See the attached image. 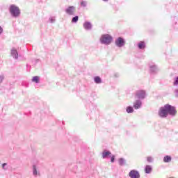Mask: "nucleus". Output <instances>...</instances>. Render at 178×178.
Instances as JSON below:
<instances>
[{
  "label": "nucleus",
  "mask_w": 178,
  "mask_h": 178,
  "mask_svg": "<svg viewBox=\"0 0 178 178\" xmlns=\"http://www.w3.org/2000/svg\"><path fill=\"white\" fill-rule=\"evenodd\" d=\"M177 113V111H176V107L170 104H165L161 107L158 112L159 116L163 119L168 118V115H170V116H176Z\"/></svg>",
  "instance_id": "1"
},
{
  "label": "nucleus",
  "mask_w": 178,
  "mask_h": 178,
  "mask_svg": "<svg viewBox=\"0 0 178 178\" xmlns=\"http://www.w3.org/2000/svg\"><path fill=\"white\" fill-rule=\"evenodd\" d=\"M9 12L13 17H19L20 16V9L15 4L10 6Z\"/></svg>",
  "instance_id": "2"
},
{
  "label": "nucleus",
  "mask_w": 178,
  "mask_h": 178,
  "mask_svg": "<svg viewBox=\"0 0 178 178\" xmlns=\"http://www.w3.org/2000/svg\"><path fill=\"white\" fill-rule=\"evenodd\" d=\"M113 38L109 34L102 35L100 38L101 44H104V45H110L112 42Z\"/></svg>",
  "instance_id": "3"
},
{
  "label": "nucleus",
  "mask_w": 178,
  "mask_h": 178,
  "mask_svg": "<svg viewBox=\"0 0 178 178\" xmlns=\"http://www.w3.org/2000/svg\"><path fill=\"white\" fill-rule=\"evenodd\" d=\"M147 98V92L145 90H137L135 93V99H139L140 101H143V99H145Z\"/></svg>",
  "instance_id": "4"
},
{
  "label": "nucleus",
  "mask_w": 178,
  "mask_h": 178,
  "mask_svg": "<svg viewBox=\"0 0 178 178\" xmlns=\"http://www.w3.org/2000/svg\"><path fill=\"white\" fill-rule=\"evenodd\" d=\"M115 45L118 48H123L126 45V40L122 37H119L115 40Z\"/></svg>",
  "instance_id": "5"
},
{
  "label": "nucleus",
  "mask_w": 178,
  "mask_h": 178,
  "mask_svg": "<svg viewBox=\"0 0 178 178\" xmlns=\"http://www.w3.org/2000/svg\"><path fill=\"white\" fill-rule=\"evenodd\" d=\"M149 70L152 74H156V73L159 72V68L157 65L154 63H151L149 64Z\"/></svg>",
  "instance_id": "6"
},
{
  "label": "nucleus",
  "mask_w": 178,
  "mask_h": 178,
  "mask_svg": "<svg viewBox=\"0 0 178 178\" xmlns=\"http://www.w3.org/2000/svg\"><path fill=\"white\" fill-rule=\"evenodd\" d=\"M65 12L68 16H74V13H76V7L70 6L65 8Z\"/></svg>",
  "instance_id": "7"
},
{
  "label": "nucleus",
  "mask_w": 178,
  "mask_h": 178,
  "mask_svg": "<svg viewBox=\"0 0 178 178\" xmlns=\"http://www.w3.org/2000/svg\"><path fill=\"white\" fill-rule=\"evenodd\" d=\"M142 106H143V102L140 99H136L133 103V108H135L136 110L141 109Z\"/></svg>",
  "instance_id": "8"
},
{
  "label": "nucleus",
  "mask_w": 178,
  "mask_h": 178,
  "mask_svg": "<svg viewBox=\"0 0 178 178\" xmlns=\"http://www.w3.org/2000/svg\"><path fill=\"white\" fill-rule=\"evenodd\" d=\"M130 178H140V172L136 170H132L129 172Z\"/></svg>",
  "instance_id": "9"
},
{
  "label": "nucleus",
  "mask_w": 178,
  "mask_h": 178,
  "mask_svg": "<svg viewBox=\"0 0 178 178\" xmlns=\"http://www.w3.org/2000/svg\"><path fill=\"white\" fill-rule=\"evenodd\" d=\"M10 55L14 59H19V53L15 47L11 49Z\"/></svg>",
  "instance_id": "10"
},
{
  "label": "nucleus",
  "mask_w": 178,
  "mask_h": 178,
  "mask_svg": "<svg viewBox=\"0 0 178 178\" xmlns=\"http://www.w3.org/2000/svg\"><path fill=\"white\" fill-rule=\"evenodd\" d=\"M83 29L87 31H90L92 29V24L90 22H85L83 23Z\"/></svg>",
  "instance_id": "11"
},
{
  "label": "nucleus",
  "mask_w": 178,
  "mask_h": 178,
  "mask_svg": "<svg viewBox=\"0 0 178 178\" xmlns=\"http://www.w3.org/2000/svg\"><path fill=\"white\" fill-rule=\"evenodd\" d=\"M111 155H112V153L109 151H104L102 152L103 159H105L106 158H108V156H111Z\"/></svg>",
  "instance_id": "12"
},
{
  "label": "nucleus",
  "mask_w": 178,
  "mask_h": 178,
  "mask_svg": "<svg viewBox=\"0 0 178 178\" xmlns=\"http://www.w3.org/2000/svg\"><path fill=\"white\" fill-rule=\"evenodd\" d=\"M95 84H101L102 83V79H101V77L96 76L94 77L93 79Z\"/></svg>",
  "instance_id": "13"
},
{
  "label": "nucleus",
  "mask_w": 178,
  "mask_h": 178,
  "mask_svg": "<svg viewBox=\"0 0 178 178\" xmlns=\"http://www.w3.org/2000/svg\"><path fill=\"white\" fill-rule=\"evenodd\" d=\"M145 172L147 175H149V173H151V172H152V167L149 165H146L145 168Z\"/></svg>",
  "instance_id": "14"
},
{
  "label": "nucleus",
  "mask_w": 178,
  "mask_h": 178,
  "mask_svg": "<svg viewBox=\"0 0 178 178\" xmlns=\"http://www.w3.org/2000/svg\"><path fill=\"white\" fill-rule=\"evenodd\" d=\"M163 162H165V163H169V162H172V157L170 156H164Z\"/></svg>",
  "instance_id": "15"
},
{
  "label": "nucleus",
  "mask_w": 178,
  "mask_h": 178,
  "mask_svg": "<svg viewBox=\"0 0 178 178\" xmlns=\"http://www.w3.org/2000/svg\"><path fill=\"white\" fill-rule=\"evenodd\" d=\"M138 48L139 49H144V48H145V42H140L138 44Z\"/></svg>",
  "instance_id": "16"
},
{
  "label": "nucleus",
  "mask_w": 178,
  "mask_h": 178,
  "mask_svg": "<svg viewBox=\"0 0 178 178\" xmlns=\"http://www.w3.org/2000/svg\"><path fill=\"white\" fill-rule=\"evenodd\" d=\"M118 162L120 166H124L126 165V160L123 158L119 159Z\"/></svg>",
  "instance_id": "17"
},
{
  "label": "nucleus",
  "mask_w": 178,
  "mask_h": 178,
  "mask_svg": "<svg viewBox=\"0 0 178 178\" xmlns=\"http://www.w3.org/2000/svg\"><path fill=\"white\" fill-rule=\"evenodd\" d=\"M134 107H133V106H129L127 107L126 111L128 113H133V112H134Z\"/></svg>",
  "instance_id": "18"
},
{
  "label": "nucleus",
  "mask_w": 178,
  "mask_h": 178,
  "mask_svg": "<svg viewBox=\"0 0 178 178\" xmlns=\"http://www.w3.org/2000/svg\"><path fill=\"white\" fill-rule=\"evenodd\" d=\"M33 175L35 177H37L38 175H40V172L37 171V168L35 167V165L33 166Z\"/></svg>",
  "instance_id": "19"
},
{
  "label": "nucleus",
  "mask_w": 178,
  "mask_h": 178,
  "mask_svg": "<svg viewBox=\"0 0 178 178\" xmlns=\"http://www.w3.org/2000/svg\"><path fill=\"white\" fill-rule=\"evenodd\" d=\"M32 81L36 83H40V76H33L32 79Z\"/></svg>",
  "instance_id": "20"
},
{
  "label": "nucleus",
  "mask_w": 178,
  "mask_h": 178,
  "mask_svg": "<svg viewBox=\"0 0 178 178\" xmlns=\"http://www.w3.org/2000/svg\"><path fill=\"white\" fill-rule=\"evenodd\" d=\"M80 6H81V8H86L87 7V1H81L80 3Z\"/></svg>",
  "instance_id": "21"
},
{
  "label": "nucleus",
  "mask_w": 178,
  "mask_h": 178,
  "mask_svg": "<svg viewBox=\"0 0 178 178\" xmlns=\"http://www.w3.org/2000/svg\"><path fill=\"white\" fill-rule=\"evenodd\" d=\"M79 22V16H75L72 19V23H77Z\"/></svg>",
  "instance_id": "22"
},
{
  "label": "nucleus",
  "mask_w": 178,
  "mask_h": 178,
  "mask_svg": "<svg viewBox=\"0 0 178 178\" xmlns=\"http://www.w3.org/2000/svg\"><path fill=\"white\" fill-rule=\"evenodd\" d=\"M49 21L50 23H55L56 22V17H50Z\"/></svg>",
  "instance_id": "23"
},
{
  "label": "nucleus",
  "mask_w": 178,
  "mask_h": 178,
  "mask_svg": "<svg viewBox=\"0 0 178 178\" xmlns=\"http://www.w3.org/2000/svg\"><path fill=\"white\" fill-rule=\"evenodd\" d=\"M173 86L177 87V86H178V76H176L175 78H174Z\"/></svg>",
  "instance_id": "24"
},
{
  "label": "nucleus",
  "mask_w": 178,
  "mask_h": 178,
  "mask_svg": "<svg viewBox=\"0 0 178 178\" xmlns=\"http://www.w3.org/2000/svg\"><path fill=\"white\" fill-rule=\"evenodd\" d=\"M147 162H149V163H151L154 162V157L147 156Z\"/></svg>",
  "instance_id": "25"
},
{
  "label": "nucleus",
  "mask_w": 178,
  "mask_h": 178,
  "mask_svg": "<svg viewBox=\"0 0 178 178\" xmlns=\"http://www.w3.org/2000/svg\"><path fill=\"white\" fill-rule=\"evenodd\" d=\"M3 80H5V75L1 74L0 75V84H2Z\"/></svg>",
  "instance_id": "26"
},
{
  "label": "nucleus",
  "mask_w": 178,
  "mask_h": 178,
  "mask_svg": "<svg viewBox=\"0 0 178 178\" xmlns=\"http://www.w3.org/2000/svg\"><path fill=\"white\" fill-rule=\"evenodd\" d=\"M174 94H175V96L178 98V88H176L175 90H174Z\"/></svg>",
  "instance_id": "27"
},
{
  "label": "nucleus",
  "mask_w": 178,
  "mask_h": 178,
  "mask_svg": "<svg viewBox=\"0 0 178 178\" xmlns=\"http://www.w3.org/2000/svg\"><path fill=\"white\" fill-rule=\"evenodd\" d=\"M3 34V28L0 26V35H2Z\"/></svg>",
  "instance_id": "28"
},
{
  "label": "nucleus",
  "mask_w": 178,
  "mask_h": 178,
  "mask_svg": "<svg viewBox=\"0 0 178 178\" xmlns=\"http://www.w3.org/2000/svg\"><path fill=\"white\" fill-rule=\"evenodd\" d=\"M111 162H112V163L115 162V156H111Z\"/></svg>",
  "instance_id": "29"
},
{
  "label": "nucleus",
  "mask_w": 178,
  "mask_h": 178,
  "mask_svg": "<svg viewBox=\"0 0 178 178\" xmlns=\"http://www.w3.org/2000/svg\"><path fill=\"white\" fill-rule=\"evenodd\" d=\"M6 165H7L6 163H3L2 168L5 170L6 169L5 167L6 166Z\"/></svg>",
  "instance_id": "30"
},
{
  "label": "nucleus",
  "mask_w": 178,
  "mask_h": 178,
  "mask_svg": "<svg viewBox=\"0 0 178 178\" xmlns=\"http://www.w3.org/2000/svg\"><path fill=\"white\" fill-rule=\"evenodd\" d=\"M104 2H108L109 0H102Z\"/></svg>",
  "instance_id": "31"
}]
</instances>
